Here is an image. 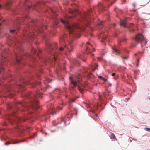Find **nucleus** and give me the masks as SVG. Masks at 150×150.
Returning a JSON list of instances; mask_svg holds the SVG:
<instances>
[{"mask_svg": "<svg viewBox=\"0 0 150 150\" xmlns=\"http://www.w3.org/2000/svg\"><path fill=\"white\" fill-rule=\"evenodd\" d=\"M71 18V16H65V20L61 19V21L65 24L66 27L68 30L69 33L73 35L75 37L79 38L80 37L79 32L81 30L79 26L76 23L69 24L67 19Z\"/></svg>", "mask_w": 150, "mask_h": 150, "instance_id": "obj_1", "label": "nucleus"}, {"mask_svg": "<svg viewBox=\"0 0 150 150\" xmlns=\"http://www.w3.org/2000/svg\"><path fill=\"white\" fill-rule=\"evenodd\" d=\"M29 95L30 96L31 98H33V103H35L36 104H38V101L36 100V98L38 97H42V93L40 92L39 91H38L36 92V94H34L32 93H30L29 94Z\"/></svg>", "mask_w": 150, "mask_h": 150, "instance_id": "obj_2", "label": "nucleus"}, {"mask_svg": "<svg viewBox=\"0 0 150 150\" xmlns=\"http://www.w3.org/2000/svg\"><path fill=\"white\" fill-rule=\"evenodd\" d=\"M78 81H77V80H76V81H74L72 79L70 80L71 84L74 87H76L77 85H78V88L79 89L81 93H83L84 89L82 86H80L79 84V83H80V79L79 78H78Z\"/></svg>", "mask_w": 150, "mask_h": 150, "instance_id": "obj_3", "label": "nucleus"}, {"mask_svg": "<svg viewBox=\"0 0 150 150\" xmlns=\"http://www.w3.org/2000/svg\"><path fill=\"white\" fill-rule=\"evenodd\" d=\"M135 41L137 43H140L142 41H144L145 43H147L146 40L144 37L142 35L140 34H137L134 38Z\"/></svg>", "mask_w": 150, "mask_h": 150, "instance_id": "obj_4", "label": "nucleus"}, {"mask_svg": "<svg viewBox=\"0 0 150 150\" xmlns=\"http://www.w3.org/2000/svg\"><path fill=\"white\" fill-rule=\"evenodd\" d=\"M92 11L91 10L88 11V12H86L81 15V17L82 19L85 21H88L90 16H91V13Z\"/></svg>", "mask_w": 150, "mask_h": 150, "instance_id": "obj_5", "label": "nucleus"}, {"mask_svg": "<svg viewBox=\"0 0 150 150\" xmlns=\"http://www.w3.org/2000/svg\"><path fill=\"white\" fill-rule=\"evenodd\" d=\"M120 25L121 26H124L125 28H131L133 30V24L132 23H130L129 24H127V21L125 20H121L120 21Z\"/></svg>", "mask_w": 150, "mask_h": 150, "instance_id": "obj_6", "label": "nucleus"}, {"mask_svg": "<svg viewBox=\"0 0 150 150\" xmlns=\"http://www.w3.org/2000/svg\"><path fill=\"white\" fill-rule=\"evenodd\" d=\"M58 108H59L60 110H62L63 108L62 107H58L56 109H55V108H53L52 107L50 109L49 112V114H52V115H54L56 112L59 111L58 110Z\"/></svg>", "mask_w": 150, "mask_h": 150, "instance_id": "obj_7", "label": "nucleus"}, {"mask_svg": "<svg viewBox=\"0 0 150 150\" xmlns=\"http://www.w3.org/2000/svg\"><path fill=\"white\" fill-rule=\"evenodd\" d=\"M86 54H91L92 52L90 49L92 47V45H91L90 44V43L88 42H87L86 43Z\"/></svg>", "mask_w": 150, "mask_h": 150, "instance_id": "obj_8", "label": "nucleus"}, {"mask_svg": "<svg viewBox=\"0 0 150 150\" xmlns=\"http://www.w3.org/2000/svg\"><path fill=\"white\" fill-rule=\"evenodd\" d=\"M24 141V140L23 141H18L14 139H13L11 141V143L8 142H6L5 143L6 145H8L10 144H17L20 143Z\"/></svg>", "mask_w": 150, "mask_h": 150, "instance_id": "obj_9", "label": "nucleus"}, {"mask_svg": "<svg viewBox=\"0 0 150 150\" xmlns=\"http://www.w3.org/2000/svg\"><path fill=\"white\" fill-rule=\"evenodd\" d=\"M26 121V120L24 118H20L19 117H17L16 118V119L15 121L14 120L12 121L11 122V123L12 124H13L14 122H15V123H19V122H24Z\"/></svg>", "mask_w": 150, "mask_h": 150, "instance_id": "obj_10", "label": "nucleus"}, {"mask_svg": "<svg viewBox=\"0 0 150 150\" xmlns=\"http://www.w3.org/2000/svg\"><path fill=\"white\" fill-rule=\"evenodd\" d=\"M98 37L99 39L101 38V41L102 42H104L105 41L106 39L105 34H104V33L102 32L100 33V34L98 35Z\"/></svg>", "mask_w": 150, "mask_h": 150, "instance_id": "obj_11", "label": "nucleus"}, {"mask_svg": "<svg viewBox=\"0 0 150 150\" xmlns=\"http://www.w3.org/2000/svg\"><path fill=\"white\" fill-rule=\"evenodd\" d=\"M14 131L16 132H19L22 133L23 131L22 129V127H20L19 126L16 127V128L14 129Z\"/></svg>", "mask_w": 150, "mask_h": 150, "instance_id": "obj_12", "label": "nucleus"}, {"mask_svg": "<svg viewBox=\"0 0 150 150\" xmlns=\"http://www.w3.org/2000/svg\"><path fill=\"white\" fill-rule=\"evenodd\" d=\"M69 12L70 13L73 14L74 16H76L78 14H79V11L77 10H71Z\"/></svg>", "mask_w": 150, "mask_h": 150, "instance_id": "obj_13", "label": "nucleus"}, {"mask_svg": "<svg viewBox=\"0 0 150 150\" xmlns=\"http://www.w3.org/2000/svg\"><path fill=\"white\" fill-rule=\"evenodd\" d=\"M47 28V27L46 26H43V25H42L41 26H40L39 27L37 28V29L38 30V32L40 33H41L43 30L42 29H46Z\"/></svg>", "mask_w": 150, "mask_h": 150, "instance_id": "obj_14", "label": "nucleus"}, {"mask_svg": "<svg viewBox=\"0 0 150 150\" xmlns=\"http://www.w3.org/2000/svg\"><path fill=\"white\" fill-rule=\"evenodd\" d=\"M11 4V2L10 1H8L5 5V8L7 9H8L9 8V6Z\"/></svg>", "mask_w": 150, "mask_h": 150, "instance_id": "obj_15", "label": "nucleus"}, {"mask_svg": "<svg viewBox=\"0 0 150 150\" xmlns=\"http://www.w3.org/2000/svg\"><path fill=\"white\" fill-rule=\"evenodd\" d=\"M98 64H95L94 65L92 66L91 67V69L92 71H94L96 69V68L98 67Z\"/></svg>", "mask_w": 150, "mask_h": 150, "instance_id": "obj_16", "label": "nucleus"}, {"mask_svg": "<svg viewBox=\"0 0 150 150\" xmlns=\"http://www.w3.org/2000/svg\"><path fill=\"white\" fill-rule=\"evenodd\" d=\"M65 37L66 35H64L63 37L61 38L60 40H59L60 42L61 43H64L65 42V39H64V38Z\"/></svg>", "mask_w": 150, "mask_h": 150, "instance_id": "obj_17", "label": "nucleus"}, {"mask_svg": "<svg viewBox=\"0 0 150 150\" xmlns=\"http://www.w3.org/2000/svg\"><path fill=\"white\" fill-rule=\"evenodd\" d=\"M105 21H102L101 22H100L99 24H98V26L100 28H102L101 27L103 25V23H105Z\"/></svg>", "mask_w": 150, "mask_h": 150, "instance_id": "obj_18", "label": "nucleus"}, {"mask_svg": "<svg viewBox=\"0 0 150 150\" xmlns=\"http://www.w3.org/2000/svg\"><path fill=\"white\" fill-rule=\"evenodd\" d=\"M114 53L116 55H118L119 54H120L119 51L116 49V48L114 49Z\"/></svg>", "mask_w": 150, "mask_h": 150, "instance_id": "obj_19", "label": "nucleus"}, {"mask_svg": "<svg viewBox=\"0 0 150 150\" xmlns=\"http://www.w3.org/2000/svg\"><path fill=\"white\" fill-rule=\"evenodd\" d=\"M110 139H112L114 138H115V135L113 133H112L111 134V135L110 136Z\"/></svg>", "mask_w": 150, "mask_h": 150, "instance_id": "obj_20", "label": "nucleus"}, {"mask_svg": "<svg viewBox=\"0 0 150 150\" xmlns=\"http://www.w3.org/2000/svg\"><path fill=\"white\" fill-rule=\"evenodd\" d=\"M98 77L99 79H100L103 81H106V79H105L104 78L102 77L101 76H98Z\"/></svg>", "mask_w": 150, "mask_h": 150, "instance_id": "obj_21", "label": "nucleus"}, {"mask_svg": "<svg viewBox=\"0 0 150 150\" xmlns=\"http://www.w3.org/2000/svg\"><path fill=\"white\" fill-rule=\"evenodd\" d=\"M31 51L33 53L35 54L36 53V49H35L34 48H32V49H31Z\"/></svg>", "mask_w": 150, "mask_h": 150, "instance_id": "obj_22", "label": "nucleus"}, {"mask_svg": "<svg viewBox=\"0 0 150 150\" xmlns=\"http://www.w3.org/2000/svg\"><path fill=\"white\" fill-rule=\"evenodd\" d=\"M16 60L17 62L18 63H19L21 61V58H16Z\"/></svg>", "mask_w": 150, "mask_h": 150, "instance_id": "obj_23", "label": "nucleus"}, {"mask_svg": "<svg viewBox=\"0 0 150 150\" xmlns=\"http://www.w3.org/2000/svg\"><path fill=\"white\" fill-rule=\"evenodd\" d=\"M48 47H49V48H50V50L52 49V45H51V44H49L48 45Z\"/></svg>", "mask_w": 150, "mask_h": 150, "instance_id": "obj_24", "label": "nucleus"}, {"mask_svg": "<svg viewBox=\"0 0 150 150\" xmlns=\"http://www.w3.org/2000/svg\"><path fill=\"white\" fill-rule=\"evenodd\" d=\"M79 58H81V59H82L84 62L86 61L84 59H83V57L82 55H81L79 57Z\"/></svg>", "mask_w": 150, "mask_h": 150, "instance_id": "obj_25", "label": "nucleus"}, {"mask_svg": "<svg viewBox=\"0 0 150 150\" xmlns=\"http://www.w3.org/2000/svg\"><path fill=\"white\" fill-rule=\"evenodd\" d=\"M145 129L146 131L150 132V128H145Z\"/></svg>", "mask_w": 150, "mask_h": 150, "instance_id": "obj_26", "label": "nucleus"}, {"mask_svg": "<svg viewBox=\"0 0 150 150\" xmlns=\"http://www.w3.org/2000/svg\"><path fill=\"white\" fill-rule=\"evenodd\" d=\"M122 58L123 59H127L128 57H127L124 56L122 57Z\"/></svg>", "mask_w": 150, "mask_h": 150, "instance_id": "obj_27", "label": "nucleus"}, {"mask_svg": "<svg viewBox=\"0 0 150 150\" xmlns=\"http://www.w3.org/2000/svg\"><path fill=\"white\" fill-rule=\"evenodd\" d=\"M36 85V83H33L32 84V87L33 88H34L35 87V86Z\"/></svg>", "mask_w": 150, "mask_h": 150, "instance_id": "obj_28", "label": "nucleus"}, {"mask_svg": "<svg viewBox=\"0 0 150 150\" xmlns=\"http://www.w3.org/2000/svg\"><path fill=\"white\" fill-rule=\"evenodd\" d=\"M57 44L55 43V44L53 46H54V47L55 48H57L58 47H57Z\"/></svg>", "mask_w": 150, "mask_h": 150, "instance_id": "obj_29", "label": "nucleus"}, {"mask_svg": "<svg viewBox=\"0 0 150 150\" xmlns=\"http://www.w3.org/2000/svg\"><path fill=\"white\" fill-rule=\"evenodd\" d=\"M58 23L57 22H55V23H54V26L55 27H56L58 25Z\"/></svg>", "mask_w": 150, "mask_h": 150, "instance_id": "obj_30", "label": "nucleus"}, {"mask_svg": "<svg viewBox=\"0 0 150 150\" xmlns=\"http://www.w3.org/2000/svg\"><path fill=\"white\" fill-rule=\"evenodd\" d=\"M15 31V30H11L10 31L11 33H13Z\"/></svg>", "mask_w": 150, "mask_h": 150, "instance_id": "obj_31", "label": "nucleus"}, {"mask_svg": "<svg viewBox=\"0 0 150 150\" xmlns=\"http://www.w3.org/2000/svg\"><path fill=\"white\" fill-rule=\"evenodd\" d=\"M63 50V48L62 47H60V48H59V50L61 51H62Z\"/></svg>", "mask_w": 150, "mask_h": 150, "instance_id": "obj_32", "label": "nucleus"}, {"mask_svg": "<svg viewBox=\"0 0 150 150\" xmlns=\"http://www.w3.org/2000/svg\"><path fill=\"white\" fill-rule=\"evenodd\" d=\"M50 11H51V12H52L54 14V11L52 9H50Z\"/></svg>", "mask_w": 150, "mask_h": 150, "instance_id": "obj_33", "label": "nucleus"}, {"mask_svg": "<svg viewBox=\"0 0 150 150\" xmlns=\"http://www.w3.org/2000/svg\"><path fill=\"white\" fill-rule=\"evenodd\" d=\"M67 104V103H62V105H64V106H65Z\"/></svg>", "mask_w": 150, "mask_h": 150, "instance_id": "obj_34", "label": "nucleus"}, {"mask_svg": "<svg viewBox=\"0 0 150 150\" xmlns=\"http://www.w3.org/2000/svg\"><path fill=\"white\" fill-rule=\"evenodd\" d=\"M115 73H112V76H115Z\"/></svg>", "mask_w": 150, "mask_h": 150, "instance_id": "obj_35", "label": "nucleus"}, {"mask_svg": "<svg viewBox=\"0 0 150 150\" xmlns=\"http://www.w3.org/2000/svg\"><path fill=\"white\" fill-rule=\"evenodd\" d=\"M22 20H24L25 19V18H22L21 19V21H22Z\"/></svg>", "mask_w": 150, "mask_h": 150, "instance_id": "obj_36", "label": "nucleus"}, {"mask_svg": "<svg viewBox=\"0 0 150 150\" xmlns=\"http://www.w3.org/2000/svg\"><path fill=\"white\" fill-rule=\"evenodd\" d=\"M127 38H124V41H126L127 40Z\"/></svg>", "mask_w": 150, "mask_h": 150, "instance_id": "obj_37", "label": "nucleus"}, {"mask_svg": "<svg viewBox=\"0 0 150 150\" xmlns=\"http://www.w3.org/2000/svg\"><path fill=\"white\" fill-rule=\"evenodd\" d=\"M54 59L55 61L56 60V58L55 57H54Z\"/></svg>", "mask_w": 150, "mask_h": 150, "instance_id": "obj_38", "label": "nucleus"}, {"mask_svg": "<svg viewBox=\"0 0 150 150\" xmlns=\"http://www.w3.org/2000/svg\"><path fill=\"white\" fill-rule=\"evenodd\" d=\"M71 100H72V102L74 101V99H72Z\"/></svg>", "mask_w": 150, "mask_h": 150, "instance_id": "obj_39", "label": "nucleus"}, {"mask_svg": "<svg viewBox=\"0 0 150 150\" xmlns=\"http://www.w3.org/2000/svg\"><path fill=\"white\" fill-rule=\"evenodd\" d=\"M109 86H112V84H111V83H110L109 85Z\"/></svg>", "mask_w": 150, "mask_h": 150, "instance_id": "obj_40", "label": "nucleus"}, {"mask_svg": "<svg viewBox=\"0 0 150 150\" xmlns=\"http://www.w3.org/2000/svg\"><path fill=\"white\" fill-rule=\"evenodd\" d=\"M137 62H139V59H137Z\"/></svg>", "mask_w": 150, "mask_h": 150, "instance_id": "obj_41", "label": "nucleus"}, {"mask_svg": "<svg viewBox=\"0 0 150 150\" xmlns=\"http://www.w3.org/2000/svg\"><path fill=\"white\" fill-rule=\"evenodd\" d=\"M38 85H40V82L38 83Z\"/></svg>", "mask_w": 150, "mask_h": 150, "instance_id": "obj_42", "label": "nucleus"}, {"mask_svg": "<svg viewBox=\"0 0 150 150\" xmlns=\"http://www.w3.org/2000/svg\"><path fill=\"white\" fill-rule=\"evenodd\" d=\"M1 5H0V9H1Z\"/></svg>", "mask_w": 150, "mask_h": 150, "instance_id": "obj_43", "label": "nucleus"}, {"mask_svg": "<svg viewBox=\"0 0 150 150\" xmlns=\"http://www.w3.org/2000/svg\"><path fill=\"white\" fill-rule=\"evenodd\" d=\"M91 54V55L92 56H94V54Z\"/></svg>", "mask_w": 150, "mask_h": 150, "instance_id": "obj_44", "label": "nucleus"}, {"mask_svg": "<svg viewBox=\"0 0 150 150\" xmlns=\"http://www.w3.org/2000/svg\"><path fill=\"white\" fill-rule=\"evenodd\" d=\"M59 90V89H58V88H56V89H55V91H56V90Z\"/></svg>", "mask_w": 150, "mask_h": 150, "instance_id": "obj_45", "label": "nucleus"}, {"mask_svg": "<svg viewBox=\"0 0 150 150\" xmlns=\"http://www.w3.org/2000/svg\"><path fill=\"white\" fill-rule=\"evenodd\" d=\"M95 50L94 48H93V51H94Z\"/></svg>", "mask_w": 150, "mask_h": 150, "instance_id": "obj_46", "label": "nucleus"}, {"mask_svg": "<svg viewBox=\"0 0 150 150\" xmlns=\"http://www.w3.org/2000/svg\"><path fill=\"white\" fill-rule=\"evenodd\" d=\"M129 31H130V32L132 31L130 29H129Z\"/></svg>", "mask_w": 150, "mask_h": 150, "instance_id": "obj_47", "label": "nucleus"}, {"mask_svg": "<svg viewBox=\"0 0 150 150\" xmlns=\"http://www.w3.org/2000/svg\"><path fill=\"white\" fill-rule=\"evenodd\" d=\"M21 87H23V86L21 85Z\"/></svg>", "mask_w": 150, "mask_h": 150, "instance_id": "obj_48", "label": "nucleus"}, {"mask_svg": "<svg viewBox=\"0 0 150 150\" xmlns=\"http://www.w3.org/2000/svg\"><path fill=\"white\" fill-rule=\"evenodd\" d=\"M113 25L114 26H115V24H113Z\"/></svg>", "mask_w": 150, "mask_h": 150, "instance_id": "obj_49", "label": "nucleus"}, {"mask_svg": "<svg viewBox=\"0 0 150 150\" xmlns=\"http://www.w3.org/2000/svg\"><path fill=\"white\" fill-rule=\"evenodd\" d=\"M1 23H0V25L1 26Z\"/></svg>", "mask_w": 150, "mask_h": 150, "instance_id": "obj_50", "label": "nucleus"}, {"mask_svg": "<svg viewBox=\"0 0 150 150\" xmlns=\"http://www.w3.org/2000/svg\"><path fill=\"white\" fill-rule=\"evenodd\" d=\"M113 4V3H112V4H111V5H112V4Z\"/></svg>", "mask_w": 150, "mask_h": 150, "instance_id": "obj_51", "label": "nucleus"}, {"mask_svg": "<svg viewBox=\"0 0 150 150\" xmlns=\"http://www.w3.org/2000/svg\"><path fill=\"white\" fill-rule=\"evenodd\" d=\"M44 89V91H45V90H46V89L45 88Z\"/></svg>", "mask_w": 150, "mask_h": 150, "instance_id": "obj_52", "label": "nucleus"}, {"mask_svg": "<svg viewBox=\"0 0 150 150\" xmlns=\"http://www.w3.org/2000/svg\"><path fill=\"white\" fill-rule=\"evenodd\" d=\"M64 47H65V48H66L67 47H66V46H64Z\"/></svg>", "mask_w": 150, "mask_h": 150, "instance_id": "obj_53", "label": "nucleus"}, {"mask_svg": "<svg viewBox=\"0 0 150 150\" xmlns=\"http://www.w3.org/2000/svg\"><path fill=\"white\" fill-rule=\"evenodd\" d=\"M30 8V6H29L28 7V8Z\"/></svg>", "mask_w": 150, "mask_h": 150, "instance_id": "obj_54", "label": "nucleus"}, {"mask_svg": "<svg viewBox=\"0 0 150 150\" xmlns=\"http://www.w3.org/2000/svg\"><path fill=\"white\" fill-rule=\"evenodd\" d=\"M67 96H66V98H67Z\"/></svg>", "mask_w": 150, "mask_h": 150, "instance_id": "obj_55", "label": "nucleus"}, {"mask_svg": "<svg viewBox=\"0 0 150 150\" xmlns=\"http://www.w3.org/2000/svg\"><path fill=\"white\" fill-rule=\"evenodd\" d=\"M71 77H70V79H71Z\"/></svg>", "mask_w": 150, "mask_h": 150, "instance_id": "obj_56", "label": "nucleus"}]
</instances>
